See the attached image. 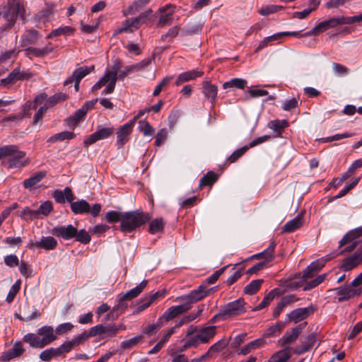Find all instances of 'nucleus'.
<instances>
[{
    "mask_svg": "<svg viewBox=\"0 0 362 362\" xmlns=\"http://www.w3.org/2000/svg\"><path fill=\"white\" fill-rule=\"evenodd\" d=\"M37 248H42L46 250H52L56 248L57 241L52 236L42 237L40 241L36 242Z\"/></svg>",
    "mask_w": 362,
    "mask_h": 362,
    "instance_id": "7c9ffc66",
    "label": "nucleus"
},
{
    "mask_svg": "<svg viewBox=\"0 0 362 362\" xmlns=\"http://www.w3.org/2000/svg\"><path fill=\"white\" fill-rule=\"evenodd\" d=\"M88 105V103L84 104L82 108L78 110L75 114L69 119L71 121V124L76 125L87 113L88 107L85 109V107Z\"/></svg>",
    "mask_w": 362,
    "mask_h": 362,
    "instance_id": "5fc2aeb1",
    "label": "nucleus"
},
{
    "mask_svg": "<svg viewBox=\"0 0 362 362\" xmlns=\"http://www.w3.org/2000/svg\"><path fill=\"white\" fill-rule=\"evenodd\" d=\"M216 326L204 327L197 332L198 339L201 343H206L216 334Z\"/></svg>",
    "mask_w": 362,
    "mask_h": 362,
    "instance_id": "a878e982",
    "label": "nucleus"
},
{
    "mask_svg": "<svg viewBox=\"0 0 362 362\" xmlns=\"http://www.w3.org/2000/svg\"><path fill=\"white\" fill-rule=\"evenodd\" d=\"M95 67L94 66H81L78 69H76L74 72V77L75 80H77V81H81V80L84 78L86 75L90 74L91 71L94 70Z\"/></svg>",
    "mask_w": 362,
    "mask_h": 362,
    "instance_id": "37998d69",
    "label": "nucleus"
},
{
    "mask_svg": "<svg viewBox=\"0 0 362 362\" xmlns=\"http://www.w3.org/2000/svg\"><path fill=\"white\" fill-rule=\"evenodd\" d=\"M74 238L76 241H78L83 244L89 243L91 239L90 235L84 229L80 230L79 231L77 230L76 236H74Z\"/></svg>",
    "mask_w": 362,
    "mask_h": 362,
    "instance_id": "052dcab7",
    "label": "nucleus"
},
{
    "mask_svg": "<svg viewBox=\"0 0 362 362\" xmlns=\"http://www.w3.org/2000/svg\"><path fill=\"white\" fill-rule=\"evenodd\" d=\"M57 339V335L53 327L45 325L37 330V333H28L24 335L23 341L35 349H43Z\"/></svg>",
    "mask_w": 362,
    "mask_h": 362,
    "instance_id": "f257e3e1",
    "label": "nucleus"
},
{
    "mask_svg": "<svg viewBox=\"0 0 362 362\" xmlns=\"http://www.w3.org/2000/svg\"><path fill=\"white\" fill-rule=\"evenodd\" d=\"M218 180V175L213 171H209L205 174L199 180V187L205 186H211Z\"/></svg>",
    "mask_w": 362,
    "mask_h": 362,
    "instance_id": "a19ab883",
    "label": "nucleus"
},
{
    "mask_svg": "<svg viewBox=\"0 0 362 362\" xmlns=\"http://www.w3.org/2000/svg\"><path fill=\"white\" fill-rule=\"evenodd\" d=\"M263 283L262 279H257L252 281L248 285H247L244 288V292L248 295L255 294L260 288L262 284Z\"/></svg>",
    "mask_w": 362,
    "mask_h": 362,
    "instance_id": "a18cd8bd",
    "label": "nucleus"
},
{
    "mask_svg": "<svg viewBox=\"0 0 362 362\" xmlns=\"http://www.w3.org/2000/svg\"><path fill=\"white\" fill-rule=\"evenodd\" d=\"M149 1L150 0H136L134 1L126 11H123L124 16L134 15L148 4Z\"/></svg>",
    "mask_w": 362,
    "mask_h": 362,
    "instance_id": "473e14b6",
    "label": "nucleus"
},
{
    "mask_svg": "<svg viewBox=\"0 0 362 362\" xmlns=\"http://www.w3.org/2000/svg\"><path fill=\"white\" fill-rule=\"evenodd\" d=\"M93 337L99 336L100 339L116 337V329H113L112 324H99L90 327Z\"/></svg>",
    "mask_w": 362,
    "mask_h": 362,
    "instance_id": "2eb2a0df",
    "label": "nucleus"
},
{
    "mask_svg": "<svg viewBox=\"0 0 362 362\" xmlns=\"http://www.w3.org/2000/svg\"><path fill=\"white\" fill-rule=\"evenodd\" d=\"M362 236V226L349 230L346 233L339 243L341 247L349 242L354 240Z\"/></svg>",
    "mask_w": 362,
    "mask_h": 362,
    "instance_id": "393cba45",
    "label": "nucleus"
},
{
    "mask_svg": "<svg viewBox=\"0 0 362 362\" xmlns=\"http://www.w3.org/2000/svg\"><path fill=\"white\" fill-rule=\"evenodd\" d=\"M24 13L23 6L15 0H8L6 4L0 6V16L8 22L2 29H11L16 23L18 16L24 20Z\"/></svg>",
    "mask_w": 362,
    "mask_h": 362,
    "instance_id": "7ed1b4c3",
    "label": "nucleus"
},
{
    "mask_svg": "<svg viewBox=\"0 0 362 362\" xmlns=\"http://www.w3.org/2000/svg\"><path fill=\"white\" fill-rule=\"evenodd\" d=\"M47 98V95L45 93H41L37 95L33 102H27L25 104V107H28L29 109H36L37 104H42L43 102H46Z\"/></svg>",
    "mask_w": 362,
    "mask_h": 362,
    "instance_id": "13d9d810",
    "label": "nucleus"
},
{
    "mask_svg": "<svg viewBox=\"0 0 362 362\" xmlns=\"http://www.w3.org/2000/svg\"><path fill=\"white\" fill-rule=\"evenodd\" d=\"M71 209L75 214H81L84 213H88L90 211L89 204L83 199L77 202H70Z\"/></svg>",
    "mask_w": 362,
    "mask_h": 362,
    "instance_id": "c756f323",
    "label": "nucleus"
},
{
    "mask_svg": "<svg viewBox=\"0 0 362 362\" xmlns=\"http://www.w3.org/2000/svg\"><path fill=\"white\" fill-rule=\"evenodd\" d=\"M275 291L274 290H272L264 298L263 300H262V302L256 307V308L255 309V310H262L263 308H264L265 307H267V305H269L270 304V303L272 301V300L274 298V296H275V293H274Z\"/></svg>",
    "mask_w": 362,
    "mask_h": 362,
    "instance_id": "680f3d73",
    "label": "nucleus"
},
{
    "mask_svg": "<svg viewBox=\"0 0 362 362\" xmlns=\"http://www.w3.org/2000/svg\"><path fill=\"white\" fill-rule=\"evenodd\" d=\"M266 344L264 338H258L243 346L239 351L238 354L246 355L252 350L259 349Z\"/></svg>",
    "mask_w": 362,
    "mask_h": 362,
    "instance_id": "cd10ccee",
    "label": "nucleus"
},
{
    "mask_svg": "<svg viewBox=\"0 0 362 362\" xmlns=\"http://www.w3.org/2000/svg\"><path fill=\"white\" fill-rule=\"evenodd\" d=\"M33 74L28 70L21 71L20 67L15 68L8 76L1 80V84L6 86L13 84L18 81L28 80L32 78Z\"/></svg>",
    "mask_w": 362,
    "mask_h": 362,
    "instance_id": "f8f14e48",
    "label": "nucleus"
},
{
    "mask_svg": "<svg viewBox=\"0 0 362 362\" xmlns=\"http://www.w3.org/2000/svg\"><path fill=\"white\" fill-rule=\"evenodd\" d=\"M74 328V325L70 322H65L59 325L55 329L57 335H63L70 332Z\"/></svg>",
    "mask_w": 362,
    "mask_h": 362,
    "instance_id": "338daca9",
    "label": "nucleus"
},
{
    "mask_svg": "<svg viewBox=\"0 0 362 362\" xmlns=\"http://www.w3.org/2000/svg\"><path fill=\"white\" fill-rule=\"evenodd\" d=\"M351 284H349L334 288V291L339 296L337 301L342 303L356 296H359L362 291L361 288H355Z\"/></svg>",
    "mask_w": 362,
    "mask_h": 362,
    "instance_id": "ddd939ff",
    "label": "nucleus"
},
{
    "mask_svg": "<svg viewBox=\"0 0 362 362\" xmlns=\"http://www.w3.org/2000/svg\"><path fill=\"white\" fill-rule=\"evenodd\" d=\"M57 348L59 351V353L61 357L64 356L65 354L69 353L74 348V346L70 340L65 341L63 344Z\"/></svg>",
    "mask_w": 362,
    "mask_h": 362,
    "instance_id": "774afa93",
    "label": "nucleus"
},
{
    "mask_svg": "<svg viewBox=\"0 0 362 362\" xmlns=\"http://www.w3.org/2000/svg\"><path fill=\"white\" fill-rule=\"evenodd\" d=\"M334 256H332L331 255L325 259H318L317 261L313 262L309 266H308V270L313 269V272L315 273L318 272L321 269L325 266V263L330 260Z\"/></svg>",
    "mask_w": 362,
    "mask_h": 362,
    "instance_id": "09e8293b",
    "label": "nucleus"
},
{
    "mask_svg": "<svg viewBox=\"0 0 362 362\" xmlns=\"http://www.w3.org/2000/svg\"><path fill=\"white\" fill-rule=\"evenodd\" d=\"M325 277H326V274H324L318 276L317 277H316L315 279H314L311 281H308L307 280L305 281V284L303 290L307 291V290H310L311 288H313L317 286L325 279Z\"/></svg>",
    "mask_w": 362,
    "mask_h": 362,
    "instance_id": "603ef678",
    "label": "nucleus"
},
{
    "mask_svg": "<svg viewBox=\"0 0 362 362\" xmlns=\"http://www.w3.org/2000/svg\"><path fill=\"white\" fill-rule=\"evenodd\" d=\"M303 224V217L301 215H298L292 220L287 222L283 227L284 233H292L296 230L300 228Z\"/></svg>",
    "mask_w": 362,
    "mask_h": 362,
    "instance_id": "bb28decb",
    "label": "nucleus"
},
{
    "mask_svg": "<svg viewBox=\"0 0 362 362\" xmlns=\"http://www.w3.org/2000/svg\"><path fill=\"white\" fill-rule=\"evenodd\" d=\"M291 357L290 349H283L272 354L268 362H288Z\"/></svg>",
    "mask_w": 362,
    "mask_h": 362,
    "instance_id": "c85d7f7f",
    "label": "nucleus"
},
{
    "mask_svg": "<svg viewBox=\"0 0 362 362\" xmlns=\"http://www.w3.org/2000/svg\"><path fill=\"white\" fill-rule=\"evenodd\" d=\"M53 197L57 203H64L66 201L69 203L74 199V196L70 187H66L63 191L55 190Z\"/></svg>",
    "mask_w": 362,
    "mask_h": 362,
    "instance_id": "5701e85b",
    "label": "nucleus"
},
{
    "mask_svg": "<svg viewBox=\"0 0 362 362\" xmlns=\"http://www.w3.org/2000/svg\"><path fill=\"white\" fill-rule=\"evenodd\" d=\"M359 22L358 16H339L331 18L317 24L315 28L302 35V36L315 35L323 33L329 28H334L339 25H350Z\"/></svg>",
    "mask_w": 362,
    "mask_h": 362,
    "instance_id": "f03ea898",
    "label": "nucleus"
},
{
    "mask_svg": "<svg viewBox=\"0 0 362 362\" xmlns=\"http://www.w3.org/2000/svg\"><path fill=\"white\" fill-rule=\"evenodd\" d=\"M250 148V146H244L235 151L227 159L229 163H233L237 161L242 156H243L247 151Z\"/></svg>",
    "mask_w": 362,
    "mask_h": 362,
    "instance_id": "3c124183",
    "label": "nucleus"
},
{
    "mask_svg": "<svg viewBox=\"0 0 362 362\" xmlns=\"http://www.w3.org/2000/svg\"><path fill=\"white\" fill-rule=\"evenodd\" d=\"M202 25L200 23H189L183 30L184 35H192L202 31Z\"/></svg>",
    "mask_w": 362,
    "mask_h": 362,
    "instance_id": "49530a36",
    "label": "nucleus"
},
{
    "mask_svg": "<svg viewBox=\"0 0 362 362\" xmlns=\"http://www.w3.org/2000/svg\"><path fill=\"white\" fill-rule=\"evenodd\" d=\"M246 312L243 298H238L228 303L220 309L219 315H225L227 319L238 316Z\"/></svg>",
    "mask_w": 362,
    "mask_h": 362,
    "instance_id": "0eeeda50",
    "label": "nucleus"
},
{
    "mask_svg": "<svg viewBox=\"0 0 362 362\" xmlns=\"http://www.w3.org/2000/svg\"><path fill=\"white\" fill-rule=\"evenodd\" d=\"M76 136V134L74 132L64 131L60 133L56 134L52 136H50L47 139V142L49 143H54L57 141H62L64 140H70L74 139Z\"/></svg>",
    "mask_w": 362,
    "mask_h": 362,
    "instance_id": "ea45409f",
    "label": "nucleus"
},
{
    "mask_svg": "<svg viewBox=\"0 0 362 362\" xmlns=\"http://www.w3.org/2000/svg\"><path fill=\"white\" fill-rule=\"evenodd\" d=\"M74 29L69 26L60 27L56 30H52L47 36V38H52L62 35H69L74 33Z\"/></svg>",
    "mask_w": 362,
    "mask_h": 362,
    "instance_id": "de8ad7c7",
    "label": "nucleus"
},
{
    "mask_svg": "<svg viewBox=\"0 0 362 362\" xmlns=\"http://www.w3.org/2000/svg\"><path fill=\"white\" fill-rule=\"evenodd\" d=\"M165 222L163 218H156L149 223L148 232L151 234L161 233L163 230Z\"/></svg>",
    "mask_w": 362,
    "mask_h": 362,
    "instance_id": "4c0bfd02",
    "label": "nucleus"
},
{
    "mask_svg": "<svg viewBox=\"0 0 362 362\" xmlns=\"http://www.w3.org/2000/svg\"><path fill=\"white\" fill-rule=\"evenodd\" d=\"M307 325V322H303L295 327H293L290 331H287L284 335L279 339L278 344L283 349H290V345L296 341L299 334L301 333L303 327Z\"/></svg>",
    "mask_w": 362,
    "mask_h": 362,
    "instance_id": "9d476101",
    "label": "nucleus"
},
{
    "mask_svg": "<svg viewBox=\"0 0 362 362\" xmlns=\"http://www.w3.org/2000/svg\"><path fill=\"white\" fill-rule=\"evenodd\" d=\"M150 219L148 214L139 211L124 212L122 223L120 224L121 230L124 233H131L144 225Z\"/></svg>",
    "mask_w": 362,
    "mask_h": 362,
    "instance_id": "20e7f679",
    "label": "nucleus"
},
{
    "mask_svg": "<svg viewBox=\"0 0 362 362\" xmlns=\"http://www.w3.org/2000/svg\"><path fill=\"white\" fill-rule=\"evenodd\" d=\"M127 300L126 298H123V296H120L117 299V303L112 308V310L107 315L105 320H107L110 318L113 320L117 319L121 314H122L128 307Z\"/></svg>",
    "mask_w": 362,
    "mask_h": 362,
    "instance_id": "aec40b11",
    "label": "nucleus"
},
{
    "mask_svg": "<svg viewBox=\"0 0 362 362\" xmlns=\"http://www.w3.org/2000/svg\"><path fill=\"white\" fill-rule=\"evenodd\" d=\"M204 72L198 70H191L182 72L177 76V78L175 81V85L177 86L181 85L185 82L189 81L191 80H194L198 77L202 76Z\"/></svg>",
    "mask_w": 362,
    "mask_h": 362,
    "instance_id": "412c9836",
    "label": "nucleus"
},
{
    "mask_svg": "<svg viewBox=\"0 0 362 362\" xmlns=\"http://www.w3.org/2000/svg\"><path fill=\"white\" fill-rule=\"evenodd\" d=\"M332 69L334 73L338 76H344L347 75L349 71L346 66L335 62L332 63Z\"/></svg>",
    "mask_w": 362,
    "mask_h": 362,
    "instance_id": "0e129e2a",
    "label": "nucleus"
},
{
    "mask_svg": "<svg viewBox=\"0 0 362 362\" xmlns=\"http://www.w3.org/2000/svg\"><path fill=\"white\" fill-rule=\"evenodd\" d=\"M189 306L185 303L180 305L170 307L162 315L161 320H165L166 321L170 320L179 315L184 313L189 310Z\"/></svg>",
    "mask_w": 362,
    "mask_h": 362,
    "instance_id": "6ab92c4d",
    "label": "nucleus"
},
{
    "mask_svg": "<svg viewBox=\"0 0 362 362\" xmlns=\"http://www.w3.org/2000/svg\"><path fill=\"white\" fill-rule=\"evenodd\" d=\"M77 228L69 224L68 226H58L53 228L52 233L54 235L64 240H70L76 236Z\"/></svg>",
    "mask_w": 362,
    "mask_h": 362,
    "instance_id": "f3484780",
    "label": "nucleus"
},
{
    "mask_svg": "<svg viewBox=\"0 0 362 362\" xmlns=\"http://www.w3.org/2000/svg\"><path fill=\"white\" fill-rule=\"evenodd\" d=\"M59 352V351L57 349V347H49L42 351L40 353L39 358L42 361L49 362L52 358L60 357Z\"/></svg>",
    "mask_w": 362,
    "mask_h": 362,
    "instance_id": "f704fd0d",
    "label": "nucleus"
},
{
    "mask_svg": "<svg viewBox=\"0 0 362 362\" xmlns=\"http://www.w3.org/2000/svg\"><path fill=\"white\" fill-rule=\"evenodd\" d=\"M38 39V33L36 30H29L24 35L23 45L34 44Z\"/></svg>",
    "mask_w": 362,
    "mask_h": 362,
    "instance_id": "bf43d9fd",
    "label": "nucleus"
},
{
    "mask_svg": "<svg viewBox=\"0 0 362 362\" xmlns=\"http://www.w3.org/2000/svg\"><path fill=\"white\" fill-rule=\"evenodd\" d=\"M151 13L152 10L148 9L145 12L141 13L137 17L127 19L115 31V34H119L122 33H133L134 30L139 29L141 25L146 22Z\"/></svg>",
    "mask_w": 362,
    "mask_h": 362,
    "instance_id": "423d86ee",
    "label": "nucleus"
},
{
    "mask_svg": "<svg viewBox=\"0 0 362 362\" xmlns=\"http://www.w3.org/2000/svg\"><path fill=\"white\" fill-rule=\"evenodd\" d=\"M53 209V205L52 202L46 201L40 204L39 209H37V212L39 216L40 215L47 216Z\"/></svg>",
    "mask_w": 362,
    "mask_h": 362,
    "instance_id": "e2e57ef3",
    "label": "nucleus"
},
{
    "mask_svg": "<svg viewBox=\"0 0 362 362\" xmlns=\"http://www.w3.org/2000/svg\"><path fill=\"white\" fill-rule=\"evenodd\" d=\"M124 214V212L110 211L106 214L105 218L108 223H116L120 221L122 223Z\"/></svg>",
    "mask_w": 362,
    "mask_h": 362,
    "instance_id": "8fccbe9b",
    "label": "nucleus"
},
{
    "mask_svg": "<svg viewBox=\"0 0 362 362\" xmlns=\"http://www.w3.org/2000/svg\"><path fill=\"white\" fill-rule=\"evenodd\" d=\"M68 96L63 93H57L54 95L49 97L45 102V105L47 106L48 108L53 107L56 104L64 102L67 99Z\"/></svg>",
    "mask_w": 362,
    "mask_h": 362,
    "instance_id": "79ce46f5",
    "label": "nucleus"
},
{
    "mask_svg": "<svg viewBox=\"0 0 362 362\" xmlns=\"http://www.w3.org/2000/svg\"><path fill=\"white\" fill-rule=\"evenodd\" d=\"M247 85V81L243 78H235L225 82L223 84V88L225 90L231 88L244 89Z\"/></svg>",
    "mask_w": 362,
    "mask_h": 362,
    "instance_id": "e433bc0d",
    "label": "nucleus"
},
{
    "mask_svg": "<svg viewBox=\"0 0 362 362\" xmlns=\"http://www.w3.org/2000/svg\"><path fill=\"white\" fill-rule=\"evenodd\" d=\"M175 6L173 4H167L159 8L160 13L158 26L163 28L170 25L173 23V15L175 13Z\"/></svg>",
    "mask_w": 362,
    "mask_h": 362,
    "instance_id": "dca6fc26",
    "label": "nucleus"
},
{
    "mask_svg": "<svg viewBox=\"0 0 362 362\" xmlns=\"http://www.w3.org/2000/svg\"><path fill=\"white\" fill-rule=\"evenodd\" d=\"M203 93L204 96L210 100L211 104H214L216 100L218 94V88L216 86L211 84L209 81H204L202 83Z\"/></svg>",
    "mask_w": 362,
    "mask_h": 362,
    "instance_id": "b1692460",
    "label": "nucleus"
},
{
    "mask_svg": "<svg viewBox=\"0 0 362 362\" xmlns=\"http://www.w3.org/2000/svg\"><path fill=\"white\" fill-rule=\"evenodd\" d=\"M114 131V127L111 124H107L106 127L99 125L97 127V130L84 140L83 144L88 147L98 141L107 139L113 134Z\"/></svg>",
    "mask_w": 362,
    "mask_h": 362,
    "instance_id": "6e6552de",
    "label": "nucleus"
},
{
    "mask_svg": "<svg viewBox=\"0 0 362 362\" xmlns=\"http://www.w3.org/2000/svg\"><path fill=\"white\" fill-rule=\"evenodd\" d=\"M144 339V335L140 334L137 335L134 337H132L129 339L123 341L120 344V348L122 349H130L132 347L136 346L139 343H140Z\"/></svg>",
    "mask_w": 362,
    "mask_h": 362,
    "instance_id": "c03bdc74",
    "label": "nucleus"
},
{
    "mask_svg": "<svg viewBox=\"0 0 362 362\" xmlns=\"http://www.w3.org/2000/svg\"><path fill=\"white\" fill-rule=\"evenodd\" d=\"M209 291V290L207 288V286L204 284H202L197 289L192 291L188 295L177 297L176 300H185L186 302L185 303L188 305L189 309H190L193 303L206 297Z\"/></svg>",
    "mask_w": 362,
    "mask_h": 362,
    "instance_id": "1a4fd4ad",
    "label": "nucleus"
},
{
    "mask_svg": "<svg viewBox=\"0 0 362 362\" xmlns=\"http://www.w3.org/2000/svg\"><path fill=\"white\" fill-rule=\"evenodd\" d=\"M360 263V255L355 252L343 259L340 269L344 271H350L357 267Z\"/></svg>",
    "mask_w": 362,
    "mask_h": 362,
    "instance_id": "4be33fe9",
    "label": "nucleus"
},
{
    "mask_svg": "<svg viewBox=\"0 0 362 362\" xmlns=\"http://www.w3.org/2000/svg\"><path fill=\"white\" fill-rule=\"evenodd\" d=\"M139 129L144 136H152L154 133L153 128L146 120H141L139 122Z\"/></svg>",
    "mask_w": 362,
    "mask_h": 362,
    "instance_id": "4d7b16f0",
    "label": "nucleus"
},
{
    "mask_svg": "<svg viewBox=\"0 0 362 362\" xmlns=\"http://www.w3.org/2000/svg\"><path fill=\"white\" fill-rule=\"evenodd\" d=\"M47 175L46 171H40L23 181V187L25 189H30L35 186L41 180H42Z\"/></svg>",
    "mask_w": 362,
    "mask_h": 362,
    "instance_id": "2f4dec72",
    "label": "nucleus"
},
{
    "mask_svg": "<svg viewBox=\"0 0 362 362\" xmlns=\"http://www.w3.org/2000/svg\"><path fill=\"white\" fill-rule=\"evenodd\" d=\"M147 283L148 281L146 280L142 281L137 286L127 291L124 294H123V298H126L127 300H131L137 297L146 286Z\"/></svg>",
    "mask_w": 362,
    "mask_h": 362,
    "instance_id": "c9c22d12",
    "label": "nucleus"
},
{
    "mask_svg": "<svg viewBox=\"0 0 362 362\" xmlns=\"http://www.w3.org/2000/svg\"><path fill=\"white\" fill-rule=\"evenodd\" d=\"M115 74L105 72V75L92 87V91L95 92L102 87L107 86L103 94H111L114 92L116 86Z\"/></svg>",
    "mask_w": 362,
    "mask_h": 362,
    "instance_id": "9b49d317",
    "label": "nucleus"
},
{
    "mask_svg": "<svg viewBox=\"0 0 362 362\" xmlns=\"http://www.w3.org/2000/svg\"><path fill=\"white\" fill-rule=\"evenodd\" d=\"M314 309L313 307L299 308L292 310L288 314V319L297 323L306 319L309 315L313 314Z\"/></svg>",
    "mask_w": 362,
    "mask_h": 362,
    "instance_id": "a211bd4d",
    "label": "nucleus"
},
{
    "mask_svg": "<svg viewBox=\"0 0 362 362\" xmlns=\"http://www.w3.org/2000/svg\"><path fill=\"white\" fill-rule=\"evenodd\" d=\"M8 157V168H21L28 165L25 159V153L19 151L14 145L4 146L0 148V158Z\"/></svg>",
    "mask_w": 362,
    "mask_h": 362,
    "instance_id": "39448f33",
    "label": "nucleus"
},
{
    "mask_svg": "<svg viewBox=\"0 0 362 362\" xmlns=\"http://www.w3.org/2000/svg\"><path fill=\"white\" fill-rule=\"evenodd\" d=\"M283 8L281 6L276 5H269L261 8L259 10V13L262 16H267L271 13H276Z\"/></svg>",
    "mask_w": 362,
    "mask_h": 362,
    "instance_id": "69168bd1",
    "label": "nucleus"
},
{
    "mask_svg": "<svg viewBox=\"0 0 362 362\" xmlns=\"http://www.w3.org/2000/svg\"><path fill=\"white\" fill-rule=\"evenodd\" d=\"M21 217L25 220H33L40 218L37 210L30 209L29 207H25L22 210Z\"/></svg>",
    "mask_w": 362,
    "mask_h": 362,
    "instance_id": "864d4df0",
    "label": "nucleus"
},
{
    "mask_svg": "<svg viewBox=\"0 0 362 362\" xmlns=\"http://www.w3.org/2000/svg\"><path fill=\"white\" fill-rule=\"evenodd\" d=\"M134 126V122L129 121L118 128L116 132L117 145L118 148H122L124 145L129 141V136L132 132Z\"/></svg>",
    "mask_w": 362,
    "mask_h": 362,
    "instance_id": "4468645a",
    "label": "nucleus"
},
{
    "mask_svg": "<svg viewBox=\"0 0 362 362\" xmlns=\"http://www.w3.org/2000/svg\"><path fill=\"white\" fill-rule=\"evenodd\" d=\"M21 288V281H17L10 288L8 293L6 296V300L11 303L14 300L16 296L19 292Z\"/></svg>",
    "mask_w": 362,
    "mask_h": 362,
    "instance_id": "6e6d98bb",
    "label": "nucleus"
},
{
    "mask_svg": "<svg viewBox=\"0 0 362 362\" xmlns=\"http://www.w3.org/2000/svg\"><path fill=\"white\" fill-rule=\"evenodd\" d=\"M91 333L92 330L91 328H90L88 331L85 330L80 334L75 336L71 340L74 347L83 345L90 337H93V335L90 334Z\"/></svg>",
    "mask_w": 362,
    "mask_h": 362,
    "instance_id": "58836bf2",
    "label": "nucleus"
},
{
    "mask_svg": "<svg viewBox=\"0 0 362 362\" xmlns=\"http://www.w3.org/2000/svg\"><path fill=\"white\" fill-rule=\"evenodd\" d=\"M276 247L275 241H272L269 247L258 254L252 256L255 259L264 258L267 262L271 261L274 259V248Z\"/></svg>",
    "mask_w": 362,
    "mask_h": 362,
    "instance_id": "72a5a7b5",
    "label": "nucleus"
}]
</instances>
